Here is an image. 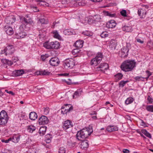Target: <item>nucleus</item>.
<instances>
[{
    "label": "nucleus",
    "mask_w": 153,
    "mask_h": 153,
    "mask_svg": "<svg viewBox=\"0 0 153 153\" xmlns=\"http://www.w3.org/2000/svg\"><path fill=\"white\" fill-rule=\"evenodd\" d=\"M136 64L134 60H126L122 64L120 68L123 71L125 72L131 71L135 66Z\"/></svg>",
    "instance_id": "1"
},
{
    "label": "nucleus",
    "mask_w": 153,
    "mask_h": 153,
    "mask_svg": "<svg viewBox=\"0 0 153 153\" xmlns=\"http://www.w3.org/2000/svg\"><path fill=\"white\" fill-rule=\"evenodd\" d=\"M95 20L97 22H100V20L101 18L100 17V16L99 15H96L94 16V18Z\"/></svg>",
    "instance_id": "49"
},
{
    "label": "nucleus",
    "mask_w": 153,
    "mask_h": 153,
    "mask_svg": "<svg viewBox=\"0 0 153 153\" xmlns=\"http://www.w3.org/2000/svg\"><path fill=\"white\" fill-rule=\"evenodd\" d=\"M52 43L47 42L44 43L43 46L47 49H52Z\"/></svg>",
    "instance_id": "23"
},
{
    "label": "nucleus",
    "mask_w": 153,
    "mask_h": 153,
    "mask_svg": "<svg viewBox=\"0 0 153 153\" xmlns=\"http://www.w3.org/2000/svg\"><path fill=\"white\" fill-rule=\"evenodd\" d=\"M21 135L19 134H13L11 137V141L15 143H18L19 141Z\"/></svg>",
    "instance_id": "8"
},
{
    "label": "nucleus",
    "mask_w": 153,
    "mask_h": 153,
    "mask_svg": "<svg viewBox=\"0 0 153 153\" xmlns=\"http://www.w3.org/2000/svg\"><path fill=\"white\" fill-rule=\"evenodd\" d=\"M50 74V72L46 70L37 71L36 72V74L42 75H48Z\"/></svg>",
    "instance_id": "18"
},
{
    "label": "nucleus",
    "mask_w": 153,
    "mask_h": 153,
    "mask_svg": "<svg viewBox=\"0 0 153 153\" xmlns=\"http://www.w3.org/2000/svg\"><path fill=\"white\" fill-rule=\"evenodd\" d=\"M129 49L127 47H124L122 49L121 53H122L123 57L126 56L128 54Z\"/></svg>",
    "instance_id": "24"
},
{
    "label": "nucleus",
    "mask_w": 153,
    "mask_h": 153,
    "mask_svg": "<svg viewBox=\"0 0 153 153\" xmlns=\"http://www.w3.org/2000/svg\"><path fill=\"white\" fill-rule=\"evenodd\" d=\"M64 107L62 106L61 108V113L63 114H66L68 112H70L71 110L73 109L72 106H71L68 109H65L64 110Z\"/></svg>",
    "instance_id": "27"
},
{
    "label": "nucleus",
    "mask_w": 153,
    "mask_h": 153,
    "mask_svg": "<svg viewBox=\"0 0 153 153\" xmlns=\"http://www.w3.org/2000/svg\"><path fill=\"white\" fill-rule=\"evenodd\" d=\"M11 141V139L10 138H9L7 140H5L4 139L1 140V141L2 142H4L5 143H8L9 142V141Z\"/></svg>",
    "instance_id": "58"
},
{
    "label": "nucleus",
    "mask_w": 153,
    "mask_h": 153,
    "mask_svg": "<svg viewBox=\"0 0 153 153\" xmlns=\"http://www.w3.org/2000/svg\"><path fill=\"white\" fill-rule=\"evenodd\" d=\"M145 74L147 76V77H143L141 76H137L135 77L134 78L137 80H142L143 81L145 79L147 80L149 76L151 75L152 74L149 71H146Z\"/></svg>",
    "instance_id": "11"
},
{
    "label": "nucleus",
    "mask_w": 153,
    "mask_h": 153,
    "mask_svg": "<svg viewBox=\"0 0 153 153\" xmlns=\"http://www.w3.org/2000/svg\"><path fill=\"white\" fill-rule=\"evenodd\" d=\"M102 58V55L101 53H98L96 56L92 59L91 61V64L97 65L99 64L101 61Z\"/></svg>",
    "instance_id": "4"
},
{
    "label": "nucleus",
    "mask_w": 153,
    "mask_h": 153,
    "mask_svg": "<svg viewBox=\"0 0 153 153\" xmlns=\"http://www.w3.org/2000/svg\"><path fill=\"white\" fill-rule=\"evenodd\" d=\"M54 37L55 38L57 39H60L61 38V36L59 35L58 32L56 30L53 31V32Z\"/></svg>",
    "instance_id": "36"
},
{
    "label": "nucleus",
    "mask_w": 153,
    "mask_h": 153,
    "mask_svg": "<svg viewBox=\"0 0 153 153\" xmlns=\"http://www.w3.org/2000/svg\"><path fill=\"white\" fill-rule=\"evenodd\" d=\"M8 119L0 118V125H4L6 124Z\"/></svg>",
    "instance_id": "34"
},
{
    "label": "nucleus",
    "mask_w": 153,
    "mask_h": 153,
    "mask_svg": "<svg viewBox=\"0 0 153 153\" xmlns=\"http://www.w3.org/2000/svg\"><path fill=\"white\" fill-rule=\"evenodd\" d=\"M39 23L42 24H46L47 23V21L44 18L40 19L38 22V23Z\"/></svg>",
    "instance_id": "43"
},
{
    "label": "nucleus",
    "mask_w": 153,
    "mask_h": 153,
    "mask_svg": "<svg viewBox=\"0 0 153 153\" xmlns=\"http://www.w3.org/2000/svg\"><path fill=\"white\" fill-rule=\"evenodd\" d=\"M82 92V90L81 89H78L74 93V94L73 96V98H74L77 97L78 96H79L81 95V93Z\"/></svg>",
    "instance_id": "31"
},
{
    "label": "nucleus",
    "mask_w": 153,
    "mask_h": 153,
    "mask_svg": "<svg viewBox=\"0 0 153 153\" xmlns=\"http://www.w3.org/2000/svg\"><path fill=\"white\" fill-rule=\"evenodd\" d=\"M6 50V55H11L14 52L15 48L13 45H9L5 48Z\"/></svg>",
    "instance_id": "7"
},
{
    "label": "nucleus",
    "mask_w": 153,
    "mask_h": 153,
    "mask_svg": "<svg viewBox=\"0 0 153 153\" xmlns=\"http://www.w3.org/2000/svg\"><path fill=\"white\" fill-rule=\"evenodd\" d=\"M48 54H45V55H43L41 56V59L43 60V61H44L45 60V59L48 57Z\"/></svg>",
    "instance_id": "54"
},
{
    "label": "nucleus",
    "mask_w": 153,
    "mask_h": 153,
    "mask_svg": "<svg viewBox=\"0 0 153 153\" xmlns=\"http://www.w3.org/2000/svg\"><path fill=\"white\" fill-rule=\"evenodd\" d=\"M146 108L149 111L153 112V105H149L146 106Z\"/></svg>",
    "instance_id": "41"
},
{
    "label": "nucleus",
    "mask_w": 153,
    "mask_h": 153,
    "mask_svg": "<svg viewBox=\"0 0 153 153\" xmlns=\"http://www.w3.org/2000/svg\"><path fill=\"white\" fill-rule=\"evenodd\" d=\"M116 25V23L114 20H111L106 24V27L108 28H113Z\"/></svg>",
    "instance_id": "14"
},
{
    "label": "nucleus",
    "mask_w": 153,
    "mask_h": 153,
    "mask_svg": "<svg viewBox=\"0 0 153 153\" xmlns=\"http://www.w3.org/2000/svg\"><path fill=\"white\" fill-rule=\"evenodd\" d=\"M26 35V33L21 32L16 33V38L17 39L23 38H24Z\"/></svg>",
    "instance_id": "21"
},
{
    "label": "nucleus",
    "mask_w": 153,
    "mask_h": 153,
    "mask_svg": "<svg viewBox=\"0 0 153 153\" xmlns=\"http://www.w3.org/2000/svg\"><path fill=\"white\" fill-rule=\"evenodd\" d=\"M36 129V128L32 125H30L28 126L27 130L30 132L32 133Z\"/></svg>",
    "instance_id": "37"
},
{
    "label": "nucleus",
    "mask_w": 153,
    "mask_h": 153,
    "mask_svg": "<svg viewBox=\"0 0 153 153\" xmlns=\"http://www.w3.org/2000/svg\"><path fill=\"white\" fill-rule=\"evenodd\" d=\"M72 32L70 29L65 30L64 31V33L65 34L67 35H69L72 34Z\"/></svg>",
    "instance_id": "42"
},
{
    "label": "nucleus",
    "mask_w": 153,
    "mask_h": 153,
    "mask_svg": "<svg viewBox=\"0 0 153 153\" xmlns=\"http://www.w3.org/2000/svg\"><path fill=\"white\" fill-rule=\"evenodd\" d=\"M24 73L23 70H16L13 72V74L15 76H19L22 75Z\"/></svg>",
    "instance_id": "17"
},
{
    "label": "nucleus",
    "mask_w": 153,
    "mask_h": 153,
    "mask_svg": "<svg viewBox=\"0 0 153 153\" xmlns=\"http://www.w3.org/2000/svg\"><path fill=\"white\" fill-rule=\"evenodd\" d=\"M50 65L52 66H57L60 62L59 59L56 57L52 58L49 61Z\"/></svg>",
    "instance_id": "6"
},
{
    "label": "nucleus",
    "mask_w": 153,
    "mask_h": 153,
    "mask_svg": "<svg viewBox=\"0 0 153 153\" xmlns=\"http://www.w3.org/2000/svg\"><path fill=\"white\" fill-rule=\"evenodd\" d=\"M75 65V61L72 58L65 60L63 62L64 68L66 69L72 68Z\"/></svg>",
    "instance_id": "3"
},
{
    "label": "nucleus",
    "mask_w": 153,
    "mask_h": 153,
    "mask_svg": "<svg viewBox=\"0 0 153 153\" xmlns=\"http://www.w3.org/2000/svg\"><path fill=\"white\" fill-rule=\"evenodd\" d=\"M62 4H66L69 2V0H62Z\"/></svg>",
    "instance_id": "59"
},
{
    "label": "nucleus",
    "mask_w": 153,
    "mask_h": 153,
    "mask_svg": "<svg viewBox=\"0 0 153 153\" xmlns=\"http://www.w3.org/2000/svg\"><path fill=\"white\" fill-rule=\"evenodd\" d=\"M134 101V99L132 97H129L126 100L125 103L126 104L128 105L133 102Z\"/></svg>",
    "instance_id": "38"
},
{
    "label": "nucleus",
    "mask_w": 153,
    "mask_h": 153,
    "mask_svg": "<svg viewBox=\"0 0 153 153\" xmlns=\"http://www.w3.org/2000/svg\"><path fill=\"white\" fill-rule=\"evenodd\" d=\"M108 68V64L106 63H101L98 67L96 68L97 70L103 71L105 70H107Z\"/></svg>",
    "instance_id": "10"
},
{
    "label": "nucleus",
    "mask_w": 153,
    "mask_h": 153,
    "mask_svg": "<svg viewBox=\"0 0 153 153\" xmlns=\"http://www.w3.org/2000/svg\"><path fill=\"white\" fill-rule=\"evenodd\" d=\"M128 82V80H126V81H122L120 82L119 83L120 85V86L123 87L124 86L125 84Z\"/></svg>",
    "instance_id": "48"
},
{
    "label": "nucleus",
    "mask_w": 153,
    "mask_h": 153,
    "mask_svg": "<svg viewBox=\"0 0 153 153\" xmlns=\"http://www.w3.org/2000/svg\"><path fill=\"white\" fill-rule=\"evenodd\" d=\"M103 14L105 16H108L111 17H114L115 16V14H111L108 11H103Z\"/></svg>",
    "instance_id": "39"
},
{
    "label": "nucleus",
    "mask_w": 153,
    "mask_h": 153,
    "mask_svg": "<svg viewBox=\"0 0 153 153\" xmlns=\"http://www.w3.org/2000/svg\"><path fill=\"white\" fill-rule=\"evenodd\" d=\"M121 14L123 17H125L127 16L126 11V10H123L120 12Z\"/></svg>",
    "instance_id": "45"
},
{
    "label": "nucleus",
    "mask_w": 153,
    "mask_h": 153,
    "mask_svg": "<svg viewBox=\"0 0 153 153\" xmlns=\"http://www.w3.org/2000/svg\"><path fill=\"white\" fill-rule=\"evenodd\" d=\"M71 122L69 120H67L64 122L62 128L65 130L72 127V125L71 124Z\"/></svg>",
    "instance_id": "13"
},
{
    "label": "nucleus",
    "mask_w": 153,
    "mask_h": 153,
    "mask_svg": "<svg viewBox=\"0 0 153 153\" xmlns=\"http://www.w3.org/2000/svg\"><path fill=\"white\" fill-rule=\"evenodd\" d=\"M146 13L145 10L143 9H140L138 11V14L141 18H144L145 17Z\"/></svg>",
    "instance_id": "16"
},
{
    "label": "nucleus",
    "mask_w": 153,
    "mask_h": 153,
    "mask_svg": "<svg viewBox=\"0 0 153 153\" xmlns=\"http://www.w3.org/2000/svg\"><path fill=\"white\" fill-rule=\"evenodd\" d=\"M92 131L89 128H84L78 131L76 135L77 139L79 140H83L90 135Z\"/></svg>",
    "instance_id": "2"
},
{
    "label": "nucleus",
    "mask_w": 153,
    "mask_h": 153,
    "mask_svg": "<svg viewBox=\"0 0 153 153\" xmlns=\"http://www.w3.org/2000/svg\"><path fill=\"white\" fill-rule=\"evenodd\" d=\"M37 2V4L40 6H48L49 4L48 3L44 1L43 0H35Z\"/></svg>",
    "instance_id": "20"
},
{
    "label": "nucleus",
    "mask_w": 153,
    "mask_h": 153,
    "mask_svg": "<svg viewBox=\"0 0 153 153\" xmlns=\"http://www.w3.org/2000/svg\"><path fill=\"white\" fill-rule=\"evenodd\" d=\"M49 108H45L44 110V113L45 114H47L49 113Z\"/></svg>",
    "instance_id": "56"
},
{
    "label": "nucleus",
    "mask_w": 153,
    "mask_h": 153,
    "mask_svg": "<svg viewBox=\"0 0 153 153\" xmlns=\"http://www.w3.org/2000/svg\"><path fill=\"white\" fill-rule=\"evenodd\" d=\"M26 25L25 24H22L19 27V29L21 30H24L25 28Z\"/></svg>",
    "instance_id": "53"
},
{
    "label": "nucleus",
    "mask_w": 153,
    "mask_h": 153,
    "mask_svg": "<svg viewBox=\"0 0 153 153\" xmlns=\"http://www.w3.org/2000/svg\"><path fill=\"white\" fill-rule=\"evenodd\" d=\"M59 153H65V149L63 147H60L59 149Z\"/></svg>",
    "instance_id": "46"
},
{
    "label": "nucleus",
    "mask_w": 153,
    "mask_h": 153,
    "mask_svg": "<svg viewBox=\"0 0 153 153\" xmlns=\"http://www.w3.org/2000/svg\"><path fill=\"white\" fill-rule=\"evenodd\" d=\"M23 22H24L26 25L28 24H30L32 22V19L29 17L28 15L25 16V17L23 18L22 19H21Z\"/></svg>",
    "instance_id": "15"
},
{
    "label": "nucleus",
    "mask_w": 153,
    "mask_h": 153,
    "mask_svg": "<svg viewBox=\"0 0 153 153\" xmlns=\"http://www.w3.org/2000/svg\"><path fill=\"white\" fill-rule=\"evenodd\" d=\"M39 35H44V33L45 32V30L44 29H40L39 30Z\"/></svg>",
    "instance_id": "55"
},
{
    "label": "nucleus",
    "mask_w": 153,
    "mask_h": 153,
    "mask_svg": "<svg viewBox=\"0 0 153 153\" xmlns=\"http://www.w3.org/2000/svg\"><path fill=\"white\" fill-rule=\"evenodd\" d=\"M82 34L84 35L88 36H92V34L90 31L86 30L82 33Z\"/></svg>",
    "instance_id": "40"
},
{
    "label": "nucleus",
    "mask_w": 153,
    "mask_h": 153,
    "mask_svg": "<svg viewBox=\"0 0 153 153\" xmlns=\"http://www.w3.org/2000/svg\"><path fill=\"white\" fill-rule=\"evenodd\" d=\"M136 40L137 42H139L141 44H142L143 43V41L141 40L140 39H136Z\"/></svg>",
    "instance_id": "63"
},
{
    "label": "nucleus",
    "mask_w": 153,
    "mask_h": 153,
    "mask_svg": "<svg viewBox=\"0 0 153 153\" xmlns=\"http://www.w3.org/2000/svg\"><path fill=\"white\" fill-rule=\"evenodd\" d=\"M49 120L45 116H42L39 119V123L40 125H45L48 123Z\"/></svg>",
    "instance_id": "9"
},
{
    "label": "nucleus",
    "mask_w": 153,
    "mask_h": 153,
    "mask_svg": "<svg viewBox=\"0 0 153 153\" xmlns=\"http://www.w3.org/2000/svg\"><path fill=\"white\" fill-rule=\"evenodd\" d=\"M111 47L112 48H113L114 49H116V47L117 46V43L115 42L113 45L111 44Z\"/></svg>",
    "instance_id": "57"
},
{
    "label": "nucleus",
    "mask_w": 153,
    "mask_h": 153,
    "mask_svg": "<svg viewBox=\"0 0 153 153\" xmlns=\"http://www.w3.org/2000/svg\"><path fill=\"white\" fill-rule=\"evenodd\" d=\"M79 49H76L73 50L72 51V53L74 55L75 54H76L77 53L79 52Z\"/></svg>",
    "instance_id": "52"
},
{
    "label": "nucleus",
    "mask_w": 153,
    "mask_h": 153,
    "mask_svg": "<svg viewBox=\"0 0 153 153\" xmlns=\"http://www.w3.org/2000/svg\"><path fill=\"white\" fill-rule=\"evenodd\" d=\"M147 46H149L151 48H153V42L151 43V42H149L147 43Z\"/></svg>",
    "instance_id": "64"
},
{
    "label": "nucleus",
    "mask_w": 153,
    "mask_h": 153,
    "mask_svg": "<svg viewBox=\"0 0 153 153\" xmlns=\"http://www.w3.org/2000/svg\"><path fill=\"white\" fill-rule=\"evenodd\" d=\"M123 76V75L121 73H118L115 75V77L117 80L121 79Z\"/></svg>",
    "instance_id": "44"
},
{
    "label": "nucleus",
    "mask_w": 153,
    "mask_h": 153,
    "mask_svg": "<svg viewBox=\"0 0 153 153\" xmlns=\"http://www.w3.org/2000/svg\"><path fill=\"white\" fill-rule=\"evenodd\" d=\"M132 27L131 26L125 25L123 27L122 29L123 30L127 32L131 31V30Z\"/></svg>",
    "instance_id": "32"
},
{
    "label": "nucleus",
    "mask_w": 153,
    "mask_h": 153,
    "mask_svg": "<svg viewBox=\"0 0 153 153\" xmlns=\"http://www.w3.org/2000/svg\"><path fill=\"white\" fill-rule=\"evenodd\" d=\"M4 30L6 33L8 35H11L13 34V31L11 27L8 25L5 26L4 27Z\"/></svg>",
    "instance_id": "12"
},
{
    "label": "nucleus",
    "mask_w": 153,
    "mask_h": 153,
    "mask_svg": "<svg viewBox=\"0 0 153 153\" xmlns=\"http://www.w3.org/2000/svg\"><path fill=\"white\" fill-rule=\"evenodd\" d=\"M31 7L34 12H37L39 11V10L37 9L36 6L32 5L31 6Z\"/></svg>",
    "instance_id": "50"
},
{
    "label": "nucleus",
    "mask_w": 153,
    "mask_h": 153,
    "mask_svg": "<svg viewBox=\"0 0 153 153\" xmlns=\"http://www.w3.org/2000/svg\"><path fill=\"white\" fill-rule=\"evenodd\" d=\"M45 140L46 143H49L51 141V138H48L47 137Z\"/></svg>",
    "instance_id": "62"
},
{
    "label": "nucleus",
    "mask_w": 153,
    "mask_h": 153,
    "mask_svg": "<svg viewBox=\"0 0 153 153\" xmlns=\"http://www.w3.org/2000/svg\"><path fill=\"white\" fill-rule=\"evenodd\" d=\"M0 118L8 119L7 114L5 111L2 110L0 112Z\"/></svg>",
    "instance_id": "29"
},
{
    "label": "nucleus",
    "mask_w": 153,
    "mask_h": 153,
    "mask_svg": "<svg viewBox=\"0 0 153 153\" xmlns=\"http://www.w3.org/2000/svg\"><path fill=\"white\" fill-rule=\"evenodd\" d=\"M1 62L3 64H7L10 65H12L13 63V62L11 61L6 59H2Z\"/></svg>",
    "instance_id": "33"
},
{
    "label": "nucleus",
    "mask_w": 153,
    "mask_h": 153,
    "mask_svg": "<svg viewBox=\"0 0 153 153\" xmlns=\"http://www.w3.org/2000/svg\"><path fill=\"white\" fill-rule=\"evenodd\" d=\"M108 34L106 32H103L100 35V36L102 38H105L108 36Z\"/></svg>",
    "instance_id": "47"
},
{
    "label": "nucleus",
    "mask_w": 153,
    "mask_h": 153,
    "mask_svg": "<svg viewBox=\"0 0 153 153\" xmlns=\"http://www.w3.org/2000/svg\"><path fill=\"white\" fill-rule=\"evenodd\" d=\"M118 130V128L116 126H110L108 127L107 128V131L109 132H111L112 131H116Z\"/></svg>",
    "instance_id": "30"
},
{
    "label": "nucleus",
    "mask_w": 153,
    "mask_h": 153,
    "mask_svg": "<svg viewBox=\"0 0 153 153\" xmlns=\"http://www.w3.org/2000/svg\"><path fill=\"white\" fill-rule=\"evenodd\" d=\"M37 114L35 112H31L29 114V118L32 120H34L37 118Z\"/></svg>",
    "instance_id": "22"
},
{
    "label": "nucleus",
    "mask_w": 153,
    "mask_h": 153,
    "mask_svg": "<svg viewBox=\"0 0 153 153\" xmlns=\"http://www.w3.org/2000/svg\"><path fill=\"white\" fill-rule=\"evenodd\" d=\"M16 20V18L13 16H11L7 17L5 20V22L8 25H12Z\"/></svg>",
    "instance_id": "5"
},
{
    "label": "nucleus",
    "mask_w": 153,
    "mask_h": 153,
    "mask_svg": "<svg viewBox=\"0 0 153 153\" xmlns=\"http://www.w3.org/2000/svg\"><path fill=\"white\" fill-rule=\"evenodd\" d=\"M147 100L149 101V103L150 104L152 103L153 101V99L150 97L149 95L148 96Z\"/></svg>",
    "instance_id": "51"
},
{
    "label": "nucleus",
    "mask_w": 153,
    "mask_h": 153,
    "mask_svg": "<svg viewBox=\"0 0 153 153\" xmlns=\"http://www.w3.org/2000/svg\"><path fill=\"white\" fill-rule=\"evenodd\" d=\"M12 60L13 62H15L18 60V58L16 57H13L12 58Z\"/></svg>",
    "instance_id": "61"
},
{
    "label": "nucleus",
    "mask_w": 153,
    "mask_h": 153,
    "mask_svg": "<svg viewBox=\"0 0 153 153\" xmlns=\"http://www.w3.org/2000/svg\"><path fill=\"white\" fill-rule=\"evenodd\" d=\"M52 43V49H58L60 47V45L59 42L57 41L51 42Z\"/></svg>",
    "instance_id": "28"
},
{
    "label": "nucleus",
    "mask_w": 153,
    "mask_h": 153,
    "mask_svg": "<svg viewBox=\"0 0 153 153\" xmlns=\"http://www.w3.org/2000/svg\"><path fill=\"white\" fill-rule=\"evenodd\" d=\"M82 141L80 145V148L82 149L87 148L88 146V141L84 140Z\"/></svg>",
    "instance_id": "19"
},
{
    "label": "nucleus",
    "mask_w": 153,
    "mask_h": 153,
    "mask_svg": "<svg viewBox=\"0 0 153 153\" xmlns=\"http://www.w3.org/2000/svg\"><path fill=\"white\" fill-rule=\"evenodd\" d=\"M47 129V127L44 126H42L40 127L39 130V133L40 134V135L43 136L44 135L46 132Z\"/></svg>",
    "instance_id": "25"
},
{
    "label": "nucleus",
    "mask_w": 153,
    "mask_h": 153,
    "mask_svg": "<svg viewBox=\"0 0 153 153\" xmlns=\"http://www.w3.org/2000/svg\"><path fill=\"white\" fill-rule=\"evenodd\" d=\"M142 133L146 135V137L150 138H152V136L151 134L148 132L146 129H143L142 130Z\"/></svg>",
    "instance_id": "35"
},
{
    "label": "nucleus",
    "mask_w": 153,
    "mask_h": 153,
    "mask_svg": "<svg viewBox=\"0 0 153 153\" xmlns=\"http://www.w3.org/2000/svg\"><path fill=\"white\" fill-rule=\"evenodd\" d=\"M5 91L7 93L11 94L12 95H14V93L13 92L11 91H9L7 90H5Z\"/></svg>",
    "instance_id": "60"
},
{
    "label": "nucleus",
    "mask_w": 153,
    "mask_h": 153,
    "mask_svg": "<svg viewBox=\"0 0 153 153\" xmlns=\"http://www.w3.org/2000/svg\"><path fill=\"white\" fill-rule=\"evenodd\" d=\"M83 42L80 40L76 41L74 43L76 47L78 48H81L83 46Z\"/></svg>",
    "instance_id": "26"
}]
</instances>
